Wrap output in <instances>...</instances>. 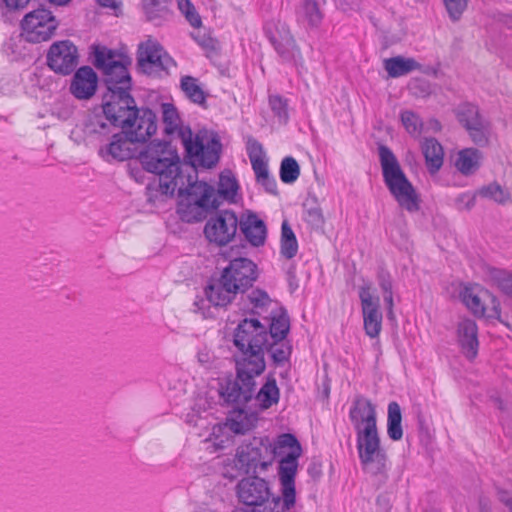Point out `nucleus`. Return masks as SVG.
I'll return each instance as SVG.
<instances>
[{
    "mask_svg": "<svg viewBox=\"0 0 512 512\" xmlns=\"http://www.w3.org/2000/svg\"><path fill=\"white\" fill-rule=\"evenodd\" d=\"M258 278L257 265L248 258H236L230 261L217 279H213L205 288L208 301L214 306L224 307L230 304L238 294L245 293Z\"/></svg>",
    "mask_w": 512,
    "mask_h": 512,
    "instance_id": "f257e3e1",
    "label": "nucleus"
},
{
    "mask_svg": "<svg viewBox=\"0 0 512 512\" xmlns=\"http://www.w3.org/2000/svg\"><path fill=\"white\" fill-rule=\"evenodd\" d=\"M103 113L114 126L120 127L135 143H144L157 131L156 114L149 108H137L132 96L119 102L102 104Z\"/></svg>",
    "mask_w": 512,
    "mask_h": 512,
    "instance_id": "f03ea898",
    "label": "nucleus"
},
{
    "mask_svg": "<svg viewBox=\"0 0 512 512\" xmlns=\"http://www.w3.org/2000/svg\"><path fill=\"white\" fill-rule=\"evenodd\" d=\"M142 167L159 176V188L163 194L173 195L177 186H183L180 158L176 150L165 141L151 142L140 154Z\"/></svg>",
    "mask_w": 512,
    "mask_h": 512,
    "instance_id": "7ed1b4c3",
    "label": "nucleus"
},
{
    "mask_svg": "<svg viewBox=\"0 0 512 512\" xmlns=\"http://www.w3.org/2000/svg\"><path fill=\"white\" fill-rule=\"evenodd\" d=\"M94 57V64L102 71L108 89V93L103 97V103L119 102V99L131 96V78L127 69L130 64L129 58L105 46H96Z\"/></svg>",
    "mask_w": 512,
    "mask_h": 512,
    "instance_id": "20e7f679",
    "label": "nucleus"
},
{
    "mask_svg": "<svg viewBox=\"0 0 512 512\" xmlns=\"http://www.w3.org/2000/svg\"><path fill=\"white\" fill-rule=\"evenodd\" d=\"M379 158L384 182L399 206L408 212L418 211L419 196L401 169L393 152L387 146L381 145Z\"/></svg>",
    "mask_w": 512,
    "mask_h": 512,
    "instance_id": "39448f33",
    "label": "nucleus"
},
{
    "mask_svg": "<svg viewBox=\"0 0 512 512\" xmlns=\"http://www.w3.org/2000/svg\"><path fill=\"white\" fill-rule=\"evenodd\" d=\"M350 419L356 432L358 456L382 448L377 429L376 411L369 400L356 399L350 410Z\"/></svg>",
    "mask_w": 512,
    "mask_h": 512,
    "instance_id": "423d86ee",
    "label": "nucleus"
},
{
    "mask_svg": "<svg viewBox=\"0 0 512 512\" xmlns=\"http://www.w3.org/2000/svg\"><path fill=\"white\" fill-rule=\"evenodd\" d=\"M272 463V444L266 437L245 440L237 448L236 465L246 474L264 472Z\"/></svg>",
    "mask_w": 512,
    "mask_h": 512,
    "instance_id": "0eeeda50",
    "label": "nucleus"
},
{
    "mask_svg": "<svg viewBox=\"0 0 512 512\" xmlns=\"http://www.w3.org/2000/svg\"><path fill=\"white\" fill-rule=\"evenodd\" d=\"M58 27L51 11L40 8L26 14L21 21L22 36L28 42L40 43L49 40Z\"/></svg>",
    "mask_w": 512,
    "mask_h": 512,
    "instance_id": "6e6552de",
    "label": "nucleus"
},
{
    "mask_svg": "<svg viewBox=\"0 0 512 512\" xmlns=\"http://www.w3.org/2000/svg\"><path fill=\"white\" fill-rule=\"evenodd\" d=\"M179 176H183V186H177L175 192L181 198L191 200L192 202H200L216 209L219 206L217 193L212 185L203 181H197L196 171L192 167H186L179 172Z\"/></svg>",
    "mask_w": 512,
    "mask_h": 512,
    "instance_id": "1a4fd4ad",
    "label": "nucleus"
},
{
    "mask_svg": "<svg viewBox=\"0 0 512 512\" xmlns=\"http://www.w3.org/2000/svg\"><path fill=\"white\" fill-rule=\"evenodd\" d=\"M137 60L142 71L151 76L167 74L169 69L176 65L163 48L152 40L140 44Z\"/></svg>",
    "mask_w": 512,
    "mask_h": 512,
    "instance_id": "9d476101",
    "label": "nucleus"
},
{
    "mask_svg": "<svg viewBox=\"0 0 512 512\" xmlns=\"http://www.w3.org/2000/svg\"><path fill=\"white\" fill-rule=\"evenodd\" d=\"M185 141L182 143L188 156L199 165L211 168L215 166L220 158L221 144L216 137L206 142L199 135L193 137L192 131L184 133Z\"/></svg>",
    "mask_w": 512,
    "mask_h": 512,
    "instance_id": "9b49d317",
    "label": "nucleus"
},
{
    "mask_svg": "<svg viewBox=\"0 0 512 512\" xmlns=\"http://www.w3.org/2000/svg\"><path fill=\"white\" fill-rule=\"evenodd\" d=\"M234 344L241 352L264 351L268 344L266 327L257 319H244L235 330Z\"/></svg>",
    "mask_w": 512,
    "mask_h": 512,
    "instance_id": "f8f14e48",
    "label": "nucleus"
},
{
    "mask_svg": "<svg viewBox=\"0 0 512 512\" xmlns=\"http://www.w3.org/2000/svg\"><path fill=\"white\" fill-rule=\"evenodd\" d=\"M239 221L233 211H221L210 217L206 222L204 227L205 237L211 243L224 246L234 239Z\"/></svg>",
    "mask_w": 512,
    "mask_h": 512,
    "instance_id": "ddd939ff",
    "label": "nucleus"
},
{
    "mask_svg": "<svg viewBox=\"0 0 512 512\" xmlns=\"http://www.w3.org/2000/svg\"><path fill=\"white\" fill-rule=\"evenodd\" d=\"M359 298L365 333L370 338H376L382 330L383 316L380 310V299L373 295L371 283H365L360 287Z\"/></svg>",
    "mask_w": 512,
    "mask_h": 512,
    "instance_id": "4468645a",
    "label": "nucleus"
},
{
    "mask_svg": "<svg viewBox=\"0 0 512 512\" xmlns=\"http://www.w3.org/2000/svg\"><path fill=\"white\" fill-rule=\"evenodd\" d=\"M47 63L56 73L70 74L78 64V50L68 40L55 42L48 51Z\"/></svg>",
    "mask_w": 512,
    "mask_h": 512,
    "instance_id": "2eb2a0df",
    "label": "nucleus"
},
{
    "mask_svg": "<svg viewBox=\"0 0 512 512\" xmlns=\"http://www.w3.org/2000/svg\"><path fill=\"white\" fill-rule=\"evenodd\" d=\"M362 470L367 474L377 489L388 481L389 464L388 457L383 448L368 452L359 456Z\"/></svg>",
    "mask_w": 512,
    "mask_h": 512,
    "instance_id": "dca6fc26",
    "label": "nucleus"
},
{
    "mask_svg": "<svg viewBox=\"0 0 512 512\" xmlns=\"http://www.w3.org/2000/svg\"><path fill=\"white\" fill-rule=\"evenodd\" d=\"M135 142L122 130L113 134L108 143L100 146L99 155L107 162L112 160L125 161L134 157L137 152Z\"/></svg>",
    "mask_w": 512,
    "mask_h": 512,
    "instance_id": "f3484780",
    "label": "nucleus"
},
{
    "mask_svg": "<svg viewBox=\"0 0 512 512\" xmlns=\"http://www.w3.org/2000/svg\"><path fill=\"white\" fill-rule=\"evenodd\" d=\"M237 495L247 506H261L269 499L268 483L257 476L242 479L237 485Z\"/></svg>",
    "mask_w": 512,
    "mask_h": 512,
    "instance_id": "a211bd4d",
    "label": "nucleus"
},
{
    "mask_svg": "<svg viewBox=\"0 0 512 512\" xmlns=\"http://www.w3.org/2000/svg\"><path fill=\"white\" fill-rule=\"evenodd\" d=\"M300 456L285 455L279 465V477L281 482L282 497L286 507H293L296 501L295 476L297 473Z\"/></svg>",
    "mask_w": 512,
    "mask_h": 512,
    "instance_id": "6ab92c4d",
    "label": "nucleus"
},
{
    "mask_svg": "<svg viewBox=\"0 0 512 512\" xmlns=\"http://www.w3.org/2000/svg\"><path fill=\"white\" fill-rule=\"evenodd\" d=\"M98 77L89 66L80 67L74 74L69 90L79 100L90 99L97 90Z\"/></svg>",
    "mask_w": 512,
    "mask_h": 512,
    "instance_id": "aec40b11",
    "label": "nucleus"
},
{
    "mask_svg": "<svg viewBox=\"0 0 512 512\" xmlns=\"http://www.w3.org/2000/svg\"><path fill=\"white\" fill-rule=\"evenodd\" d=\"M264 351H268L274 362L277 363L274 372L267 377L265 384H276L277 379L275 378V374H279L281 377L280 381L285 380L288 370L284 365H282V363L285 362L291 354L290 345L285 341V339H268V344L264 348Z\"/></svg>",
    "mask_w": 512,
    "mask_h": 512,
    "instance_id": "412c9836",
    "label": "nucleus"
},
{
    "mask_svg": "<svg viewBox=\"0 0 512 512\" xmlns=\"http://www.w3.org/2000/svg\"><path fill=\"white\" fill-rule=\"evenodd\" d=\"M243 356L237 361V377L243 384L249 382L260 375L265 369L264 351L242 352Z\"/></svg>",
    "mask_w": 512,
    "mask_h": 512,
    "instance_id": "4be33fe9",
    "label": "nucleus"
},
{
    "mask_svg": "<svg viewBox=\"0 0 512 512\" xmlns=\"http://www.w3.org/2000/svg\"><path fill=\"white\" fill-rule=\"evenodd\" d=\"M457 338L462 354L468 360L475 359L479 348L476 323L471 319L460 321L457 328Z\"/></svg>",
    "mask_w": 512,
    "mask_h": 512,
    "instance_id": "5701e85b",
    "label": "nucleus"
},
{
    "mask_svg": "<svg viewBox=\"0 0 512 512\" xmlns=\"http://www.w3.org/2000/svg\"><path fill=\"white\" fill-rule=\"evenodd\" d=\"M249 158L257 182L264 186L268 192L274 193L276 191V182L269 176L267 162L264 160L262 154V146L256 141L250 145Z\"/></svg>",
    "mask_w": 512,
    "mask_h": 512,
    "instance_id": "b1692460",
    "label": "nucleus"
},
{
    "mask_svg": "<svg viewBox=\"0 0 512 512\" xmlns=\"http://www.w3.org/2000/svg\"><path fill=\"white\" fill-rule=\"evenodd\" d=\"M239 227L245 239L255 247L264 245L267 229L263 220L256 214L249 213L239 221Z\"/></svg>",
    "mask_w": 512,
    "mask_h": 512,
    "instance_id": "393cba45",
    "label": "nucleus"
},
{
    "mask_svg": "<svg viewBox=\"0 0 512 512\" xmlns=\"http://www.w3.org/2000/svg\"><path fill=\"white\" fill-rule=\"evenodd\" d=\"M258 421L256 410L234 409L227 418L226 426L235 434H245L253 429Z\"/></svg>",
    "mask_w": 512,
    "mask_h": 512,
    "instance_id": "a878e982",
    "label": "nucleus"
},
{
    "mask_svg": "<svg viewBox=\"0 0 512 512\" xmlns=\"http://www.w3.org/2000/svg\"><path fill=\"white\" fill-rule=\"evenodd\" d=\"M164 132L166 135L177 136L181 142L185 141L184 133L191 131L189 127L182 126V122L176 107L171 103L161 105Z\"/></svg>",
    "mask_w": 512,
    "mask_h": 512,
    "instance_id": "bb28decb",
    "label": "nucleus"
},
{
    "mask_svg": "<svg viewBox=\"0 0 512 512\" xmlns=\"http://www.w3.org/2000/svg\"><path fill=\"white\" fill-rule=\"evenodd\" d=\"M218 394L234 409H250L251 386H220Z\"/></svg>",
    "mask_w": 512,
    "mask_h": 512,
    "instance_id": "cd10ccee",
    "label": "nucleus"
},
{
    "mask_svg": "<svg viewBox=\"0 0 512 512\" xmlns=\"http://www.w3.org/2000/svg\"><path fill=\"white\" fill-rule=\"evenodd\" d=\"M482 153L476 148H465L458 152L455 167L463 175L474 174L481 165Z\"/></svg>",
    "mask_w": 512,
    "mask_h": 512,
    "instance_id": "c85d7f7f",
    "label": "nucleus"
},
{
    "mask_svg": "<svg viewBox=\"0 0 512 512\" xmlns=\"http://www.w3.org/2000/svg\"><path fill=\"white\" fill-rule=\"evenodd\" d=\"M254 386H251L250 409L260 410L268 409L279 400L278 386H262L259 391L255 393Z\"/></svg>",
    "mask_w": 512,
    "mask_h": 512,
    "instance_id": "c756f323",
    "label": "nucleus"
},
{
    "mask_svg": "<svg viewBox=\"0 0 512 512\" xmlns=\"http://www.w3.org/2000/svg\"><path fill=\"white\" fill-rule=\"evenodd\" d=\"M211 206L200 202H192L191 200L181 198L178 203L177 213L179 217L187 222H199L206 217V212Z\"/></svg>",
    "mask_w": 512,
    "mask_h": 512,
    "instance_id": "7c9ffc66",
    "label": "nucleus"
},
{
    "mask_svg": "<svg viewBox=\"0 0 512 512\" xmlns=\"http://www.w3.org/2000/svg\"><path fill=\"white\" fill-rule=\"evenodd\" d=\"M422 152L430 173H436L443 165L444 152L440 143L434 138L425 139L422 143Z\"/></svg>",
    "mask_w": 512,
    "mask_h": 512,
    "instance_id": "2f4dec72",
    "label": "nucleus"
},
{
    "mask_svg": "<svg viewBox=\"0 0 512 512\" xmlns=\"http://www.w3.org/2000/svg\"><path fill=\"white\" fill-rule=\"evenodd\" d=\"M384 68L389 77L397 78L421 68V65L413 58L403 56L391 57L384 60Z\"/></svg>",
    "mask_w": 512,
    "mask_h": 512,
    "instance_id": "473e14b6",
    "label": "nucleus"
},
{
    "mask_svg": "<svg viewBox=\"0 0 512 512\" xmlns=\"http://www.w3.org/2000/svg\"><path fill=\"white\" fill-rule=\"evenodd\" d=\"M252 310L259 316H267L270 312L273 313L278 308V303L273 301L266 291L255 289L248 295Z\"/></svg>",
    "mask_w": 512,
    "mask_h": 512,
    "instance_id": "72a5a7b5",
    "label": "nucleus"
},
{
    "mask_svg": "<svg viewBox=\"0 0 512 512\" xmlns=\"http://www.w3.org/2000/svg\"><path fill=\"white\" fill-rule=\"evenodd\" d=\"M265 319H270V331L268 332V339H285L290 329L289 317L282 311L281 308L273 313L264 316Z\"/></svg>",
    "mask_w": 512,
    "mask_h": 512,
    "instance_id": "f704fd0d",
    "label": "nucleus"
},
{
    "mask_svg": "<svg viewBox=\"0 0 512 512\" xmlns=\"http://www.w3.org/2000/svg\"><path fill=\"white\" fill-rule=\"evenodd\" d=\"M169 3L170 0H141L143 11L151 22L160 21L169 15Z\"/></svg>",
    "mask_w": 512,
    "mask_h": 512,
    "instance_id": "c9c22d12",
    "label": "nucleus"
},
{
    "mask_svg": "<svg viewBox=\"0 0 512 512\" xmlns=\"http://www.w3.org/2000/svg\"><path fill=\"white\" fill-rule=\"evenodd\" d=\"M180 87L189 100L198 105L205 104L206 94L196 78L192 76H183L181 78Z\"/></svg>",
    "mask_w": 512,
    "mask_h": 512,
    "instance_id": "e433bc0d",
    "label": "nucleus"
},
{
    "mask_svg": "<svg viewBox=\"0 0 512 512\" xmlns=\"http://www.w3.org/2000/svg\"><path fill=\"white\" fill-rule=\"evenodd\" d=\"M285 449H288L286 455H295L300 456L302 449L301 446L296 439V437L292 434H281L274 445H272V453L273 459L276 455H281L285 453Z\"/></svg>",
    "mask_w": 512,
    "mask_h": 512,
    "instance_id": "4c0bfd02",
    "label": "nucleus"
},
{
    "mask_svg": "<svg viewBox=\"0 0 512 512\" xmlns=\"http://www.w3.org/2000/svg\"><path fill=\"white\" fill-rule=\"evenodd\" d=\"M457 118L467 131L486 121L480 115L478 108L472 104H464L460 106L457 112Z\"/></svg>",
    "mask_w": 512,
    "mask_h": 512,
    "instance_id": "58836bf2",
    "label": "nucleus"
},
{
    "mask_svg": "<svg viewBox=\"0 0 512 512\" xmlns=\"http://www.w3.org/2000/svg\"><path fill=\"white\" fill-rule=\"evenodd\" d=\"M298 251V243L289 224L284 221L281 227V254L287 258H293Z\"/></svg>",
    "mask_w": 512,
    "mask_h": 512,
    "instance_id": "ea45409f",
    "label": "nucleus"
},
{
    "mask_svg": "<svg viewBox=\"0 0 512 512\" xmlns=\"http://www.w3.org/2000/svg\"><path fill=\"white\" fill-rule=\"evenodd\" d=\"M239 189L237 180L231 171H225L220 175L219 186L217 195L219 194L224 199L234 202Z\"/></svg>",
    "mask_w": 512,
    "mask_h": 512,
    "instance_id": "a19ab883",
    "label": "nucleus"
},
{
    "mask_svg": "<svg viewBox=\"0 0 512 512\" xmlns=\"http://www.w3.org/2000/svg\"><path fill=\"white\" fill-rule=\"evenodd\" d=\"M490 281L505 294L512 296V274L506 270L491 268L488 271Z\"/></svg>",
    "mask_w": 512,
    "mask_h": 512,
    "instance_id": "79ce46f5",
    "label": "nucleus"
},
{
    "mask_svg": "<svg viewBox=\"0 0 512 512\" xmlns=\"http://www.w3.org/2000/svg\"><path fill=\"white\" fill-rule=\"evenodd\" d=\"M461 297L463 303L475 316H485V306L480 296L472 288H465L461 294Z\"/></svg>",
    "mask_w": 512,
    "mask_h": 512,
    "instance_id": "37998d69",
    "label": "nucleus"
},
{
    "mask_svg": "<svg viewBox=\"0 0 512 512\" xmlns=\"http://www.w3.org/2000/svg\"><path fill=\"white\" fill-rule=\"evenodd\" d=\"M479 195L504 205L511 201L510 193L497 183H491L479 190Z\"/></svg>",
    "mask_w": 512,
    "mask_h": 512,
    "instance_id": "c03bdc74",
    "label": "nucleus"
},
{
    "mask_svg": "<svg viewBox=\"0 0 512 512\" xmlns=\"http://www.w3.org/2000/svg\"><path fill=\"white\" fill-rule=\"evenodd\" d=\"M300 175V167L293 157H285L280 166V178L284 183L295 182Z\"/></svg>",
    "mask_w": 512,
    "mask_h": 512,
    "instance_id": "a18cd8bd",
    "label": "nucleus"
},
{
    "mask_svg": "<svg viewBox=\"0 0 512 512\" xmlns=\"http://www.w3.org/2000/svg\"><path fill=\"white\" fill-rule=\"evenodd\" d=\"M471 140L479 147H486L490 142V124L488 121H484L476 127H472L468 130Z\"/></svg>",
    "mask_w": 512,
    "mask_h": 512,
    "instance_id": "49530a36",
    "label": "nucleus"
},
{
    "mask_svg": "<svg viewBox=\"0 0 512 512\" xmlns=\"http://www.w3.org/2000/svg\"><path fill=\"white\" fill-rule=\"evenodd\" d=\"M401 122L405 127L406 131L412 136H419L422 131V122L420 118L410 110L403 111L401 113Z\"/></svg>",
    "mask_w": 512,
    "mask_h": 512,
    "instance_id": "de8ad7c7",
    "label": "nucleus"
},
{
    "mask_svg": "<svg viewBox=\"0 0 512 512\" xmlns=\"http://www.w3.org/2000/svg\"><path fill=\"white\" fill-rule=\"evenodd\" d=\"M303 12L310 26L318 27L322 22L323 15L316 1L306 0L303 4Z\"/></svg>",
    "mask_w": 512,
    "mask_h": 512,
    "instance_id": "09e8293b",
    "label": "nucleus"
},
{
    "mask_svg": "<svg viewBox=\"0 0 512 512\" xmlns=\"http://www.w3.org/2000/svg\"><path fill=\"white\" fill-rule=\"evenodd\" d=\"M178 8L193 27L201 25V18L190 0H177Z\"/></svg>",
    "mask_w": 512,
    "mask_h": 512,
    "instance_id": "8fccbe9b",
    "label": "nucleus"
},
{
    "mask_svg": "<svg viewBox=\"0 0 512 512\" xmlns=\"http://www.w3.org/2000/svg\"><path fill=\"white\" fill-rule=\"evenodd\" d=\"M444 3L450 18L456 21L466 9L468 0H444Z\"/></svg>",
    "mask_w": 512,
    "mask_h": 512,
    "instance_id": "3c124183",
    "label": "nucleus"
},
{
    "mask_svg": "<svg viewBox=\"0 0 512 512\" xmlns=\"http://www.w3.org/2000/svg\"><path fill=\"white\" fill-rule=\"evenodd\" d=\"M269 104L273 112L283 119H287V102L278 95H272L269 98Z\"/></svg>",
    "mask_w": 512,
    "mask_h": 512,
    "instance_id": "603ef678",
    "label": "nucleus"
},
{
    "mask_svg": "<svg viewBox=\"0 0 512 512\" xmlns=\"http://www.w3.org/2000/svg\"><path fill=\"white\" fill-rule=\"evenodd\" d=\"M88 131L90 133H95L99 135H106L109 130V126L104 123L99 117H95L94 119L90 120L89 124L87 125Z\"/></svg>",
    "mask_w": 512,
    "mask_h": 512,
    "instance_id": "864d4df0",
    "label": "nucleus"
},
{
    "mask_svg": "<svg viewBox=\"0 0 512 512\" xmlns=\"http://www.w3.org/2000/svg\"><path fill=\"white\" fill-rule=\"evenodd\" d=\"M456 204L459 210L469 211L475 205V196L469 194H461L457 197Z\"/></svg>",
    "mask_w": 512,
    "mask_h": 512,
    "instance_id": "5fc2aeb1",
    "label": "nucleus"
},
{
    "mask_svg": "<svg viewBox=\"0 0 512 512\" xmlns=\"http://www.w3.org/2000/svg\"><path fill=\"white\" fill-rule=\"evenodd\" d=\"M387 434L393 441H398L403 436L401 422H387Z\"/></svg>",
    "mask_w": 512,
    "mask_h": 512,
    "instance_id": "6e6d98bb",
    "label": "nucleus"
},
{
    "mask_svg": "<svg viewBox=\"0 0 512 512\" xmlns=\"http://www.w3.org/2000/svg\"><path fill=\"white\" fill-rule=\"evenodd\" d=\"M401 408L397 402H390L388 405L387 422H401Z\"/></svg>",
    "mask_w": 512,
    "mask_h": 512,
    "instance_id": "4d7b16f0",
    "label": "nucleus"
},
{
    "mask_svg": "<svg viewBox=\"0 0 512 512\" xmlns=\"http://www.w3.org/2000/svg\"><path fill=\"white\" fill-rule=\"evenodd\" d=\"M490 298H491L492 308L490 310V313L487 314V317L488 318H496L497 320L502 322L500 303L494 296H490Z\"/></svg>",
    "mask_w": 512,
    "mask_h": 512,
    "instance_id": "13d9d810",
    "label": "nucleus"
},
{
    "mask_svg": "<svg viewBox=\"0 0 512 512\" xmlns=\"http://www.w3.org/2000/svg\"><path fill=\"white\" fill-rule=\"evenodd\" d=\"M9 10L25 8L31 0H2Z\"/></svg>",
    "mask_w": 512,
    "mask_h": 512,
    "instance_id": "bf43d9fd",
    "label": "nucleus"
},
{
    "mask_svg": "<svg viewBox=\"0 0 512 512\" xmlns=\"http://www.w3.org/2000/svg\"><path fill=\"white\" fill-rule=\"evenodd\" d=\"M379 285L383 293L392 292V281L388 274L382 273L379 275Z\"/></svg>",
    "mask_w": 512,
    "mask_h": 512,
    "instance_id": "052dcab7",
    "label": "nucleus"
},
{
    "mask_svg": "<svg viewBox=\"0 0 512 512\" xmlns=\"http://www.w3.org/2000/svg\"><path fill=\"white\" fill-rule=\"evenodd\" d=\"M496 497L505 506L512 501V493L505 489L497 488Z\"/></svg>",
    "mask_w": 512,
    "mask_h": 512,
    "instance_id": "680f3d73",
    "label": "nucleus"
},
{
    "mask_svg": "<svg viewBox=\"0 0 512 512\" xmlns=\"http://www.w3.org/2000/svg\"><path fill=\"white\" fill-rule=\"evenodd\" d=\"M339 5L344 11L359 8L360 0H339Z\"/></svg>",
    "mask_w": 512,
    "mask_h": 512,
    "instance_id": "e2e57ef3",
    "label": "nucleus"
},
{
    "mask_svg": "<svg viewBox=\"0 0 512 512\" xmlns=\"http://www.w3.org/2000/svg\"><path fill=\"white\" fill-rule=\"evenodd\" d=\"M97 3L101 7L110 8L115 11L120 8V3L116 2V0H97Z\"/></svg>",
    "mask_w": 512,
    "mask_h": 512,
    "instance_id": "0e129e2a",
    "label": "nucleus"
},
{
    "mask_svg": "<svg viewBox=\"0 0 512 512\" xmlns=\"http://www.w3.org/2000/svg\"><path fill=\"white\" fill-rule=\"evenodd\" d=\"M384 301L387 304L389 315L393 314V293H383Z\"/></svg>",
    "mask_w": 512,
    "mask_h": 512,
    "instance_id": "69168bd1",
    "label": "nucleus"
},
{
    "mask_svg": "<svg viewBox=\"0 0 512 512\" xmlns=\"http://www.w3.org/2000/svg\"><path fill=\"white\" fill-rule=\"evenodd\" d=\"M308 214L310 217H312V219L315 221V222H322L323 221V217H322V213L319 209H311L308 211Z\"/></svg>",
    "mask_w": 512,
    "mask_h": 512,
    "instance_id": "338daca9",
    "label": "nucleus"
},
{
    "mask_svg": "<svg viewBox=\"0 0 512 512\" xmlns=\"http://www.w3.org/2000/svg\"><path fill=\"white\" fill-rule=\"evenodd\" d=\"M479 506H480L481 512H491L490 511V505H489L488 500L486 498H480Z\"/></svg>",
    "mask_w": 512,
    "mask_h": 512,
    "instance_id": "774afa93",
    "label": "nucleus"
}]
</instances>
